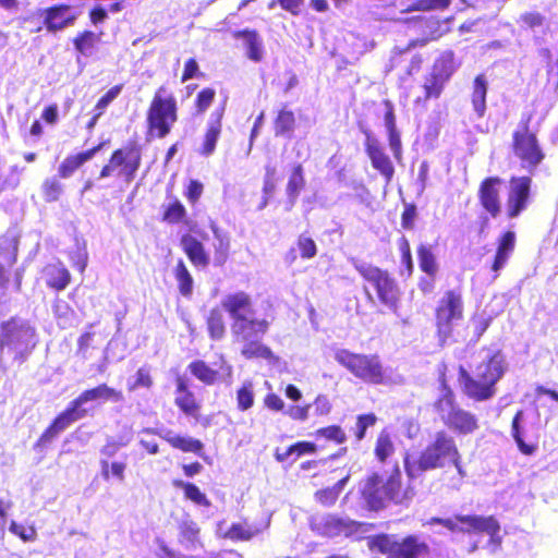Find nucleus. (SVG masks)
<instances>
[{
    "mask_svg": "<svg viewBox=\"0 0 558 558\" xmlns=\"http://www.w3.org/2000/svg\"><path fill=\"white\" fill-rule=\"evenodd\" d=\"M179 102L174 92L166 84L159 85L147 106L145 124L148 138H165L179 121Z\"/></svg>",
    "mask_w": 558,
    "mask_h": 558,
    "instance_id": "obj_1",
    "label": "nucleus"
},
{
    "mask_svg": "<svg viewBox=\"0 0 558 558\" xmlns=\"http://www.w3.org/2000/svg\"><path fill=\"white\" fill-rule=\"evenodd\" d=\"M460 453L454 439L445 432H438L435 440L429 444L420 457L408 456L404 466L411 478L417 477L422 472L444 468L447 462L457 461Z\"/></svg>",
    "mask_w": 558,
    "mask_h": 558,
    "instance_id": "obj_2",
    "label": "nucleus"
},
{
    "mask_svg": "<svg viewBox=\"0 0 558 558\" xmlns=\"http://www.w3.org/2000/svg\"><path fill=\"white\" fill-rule=\"evenodd\" d=\"M502 363V356L495 354L476 367L474 377L461 367L459 380L463 385L464 392L477 401L490 399L495 395V384L504 375Z\"/></svg>",
    "mask_w": 558,
    "mask_h": 558,
    "instance_id": "obj_3",
    "label": "nucleus"
},
{
    "mask_svg": "<svg viewBox=\"0 0 558 558\" xmlns=\"http://www.w3.org/2000/svg\"><path fill=\"white\" fill-rule=\"evenodd\" d=\"M141 165V145L134 141L129 142L111 153L107 163L101 167L98 178L102 180L117 177L124 183L130 184L134 181Z\"/></svg>",
    "mask_w": 558,
    "mask_h": 558,
    "instance_id": "obj_4",
    "label": "nucleus"
},
{
    "mask_svg": "<svg viewBox=\"0 0 558 558\" xmlns=\"http://www.w3.org/2000/svg\"><path fill=\"white\" fill-rule=\"evenodd\" d=\"M372 546L386 558H429L430 548L421 542L416 535L399 538L397 535H378L372 541Z\"/></svg>",
    "mask_w": 558,
    "mask_h": 558,
    "instance_id": "obj_5",
    "label": "nucleus"
},
{
    "mask_svg": "<svg viewBox=\"0 0 558 558\" xmlns=\"http://www.w3.org/2000/svg\"><path fill=\"white\" fill-rule=\"evenodd\" d=\"M442 422L451 429L461 434H471L478 428L477 418L454 402L453 393L444 385L442 395L435 403Z\"/></svg>",
    "mask_w": 558,
    "mask_h": 558,
    "instance_id": "obj_6",
    "label": "nucleus"
},
{
    "mask_svg": "<svg viewBox=\"0 0 558 558\" xmlns=\"http://www.w3.org/2000/svg\"><path fill=\"white\" fill-rule=\"evenodd\" d=\"M335 360L364 381L380 384L384 379L383 366L377 355L355 354L338 349Z\"/></svg>",
    "mask_w": 558,
    "mask_h": 558,
    "instance_id": "obj_7",
    "label": "nucleus"
},
{
    "mask_svg": "<svg viewBox=\"0 0 558 558\" xmlns=\"http://www.w3.org/2000/svg\"><path fill=\"white\" fill-rule=\"evenodd\" d=\"M400 489V473L392 474L386 481L374 473L361 484L362 496L367 506L378 510L387 500L396 499Z\"/></svg>",
    "mask_w": 558,
    "mask_h": 558,
    "instance_id": "obj_8",
    "label": "nucleus"
},
{
    "mask_svg": "<svg viewBox=\"0 0 558 558\" xmlns=\"http://www.w3.org/2000/svg\"><path fill=\"white\" fill-rule=\"evenodd\" d=\"M356 270L376 290L379 301L388 308L396 310L400 299V291L395 279L384 271L369 264L355 263Z\"/></svg>",
    "mask_w": 558,
    "mask_h": 558,
    "instance_id": "obj_9",
    "label": "nucleus"
},
{
    "mask_svg": "<svg viewBox=\"0 0 558 558\" xmlns=\"http://www.w3.org/2000/svg\"><path fill=\"white\" fill-rule=\"evenodd\" d=\"M268 326V316H258L257 313L250 307L248 300L246 299V359H263L269 364H274L278 361V357L268 347L259 343L257 340L251 339H257L265 335Z\"/></svg>",
    "mask_w": 558,
    "mask_h": 558,
    "instance_id": "obj_10",
    "label": "nucleus"
},
{
    "mask_svg": "<svg viewBox=\"0 0 558 558\" xmlns=\"http://www.w3.org/2000/svg\"><path fill=\"white\" fill-rule=\"evenodd\" d=\"M463 318V302L459 292L447 291L436 311V324L441 344L451 336L453 328Z\"/></svg>",
    "mask_w": 558,
    "mask_h": 558,
    "instance_id": "obj_11",
    "label": "nucleus"
},
{
    "mask_svg": "<svg viewBox=\"0 0 558 558\" xmlns=\"http://www.w3.org/2000/svg\"><path fill=\"white\" fill-rule=\"evenodd\" d=\"M435 523L442 524L452 532H486L490 535V542L500 543V538L497 536L500 526L497 520L493 517L457 515L454 519L432 518L427 522V524Z\"/></svg>",
    "mask_w": 558,
    "mask_h": 558,
    "instance_id": "obj_12",
    "label": "nucleus"
},
{
    "mask_svg": "<svg viewBox=\"0 0 558 558\" xmlns=\"http://www.w3.org/2000/svg\"><path fill=\"white\" fill-rule=\"evenodd\" d=\"M458 69L454 53L451 50L444 51L435 61L433 71L424 84L425 97L437 98L441 94L445 83Z\"/></svg>",
    "mask_w": 558,
    "mask_h": 558,
    "instance_id": "obj_13",
    "label": "nucleus"
},
{
    "mask_svg": "<svg viewBox=\"0 0 558 558\" xmlns=\"http://www.w3.org/2000/svg\"><path fill=\"white\" fill-rule=\"evenodd\" d=\"M189 372L206 386H213L219 381L231 378L232 369L222 355L213 363L204 360H194L187 365Z\"/></svg>",
    "mask_w": 558,
    "mask_h": 558,
    "instance_id": "obj_14",
    "label": "nucleus"
},
{
    "mask_svg": "<svg viewBox=\"0 0 558 558\" xmlns=\"http://www.w3.org/2000/svg\"><path fill=\"white\" fill-rule=\"evenodd\" d=\"M87 415L86 409H80L72 400L68 407L60 412L51 423L45 428L35 447H45L50 444L60 433L65 430L74 422Z\"/></svg>",
    "mask_w": 558,
    "mask_h": 558,
    "instance_id": "obj_15",
    "label": "nucleus"
},
{
    "mask_svg": "<svg viewBox=\"0 0 558 558\" xmlns=\"http://www.w3.org/2000/svg\"><path fill=\"white\" fill-rule=\"evenodd\" d=\"M531 183L529 177H513L509 181L506 211L509 218L518 217L531 202Z\"/></svg>",
    "mask_w": 558,
    "mask_h": 558,
    "instance_id": "obj_16",
    "label": "nucleus"
},
{
    "mask_svg": "<svg viewBox=\"0 0 558 558\" xmlns=\"http://www.w3.org/2000/svg\"><path fill=\"white\" fill-rule=\"evenodd\" d=\"M514 153L521 159L522 167L533 171L544 159L536 136L526 130L514 133Z\"/></svg>",
    "mask_w": 558,
    "mask_h": 558,
    "instance_id": "obj_17",
    "label": "nucleus"
},
{
    "mask_svg": "<svg viewBox=\"0 0 558 558\" xmlns=\"http://www.w3.org/2000/svg\"><path fill=\"white\" fill-rule=\"evenodd\" d=\"M362 131L365 134V150L373 168L378 170L386 179V182L389 183L395 173V168L389 156L385 153L378 138L374 136L369 130L364 129Z\"/></svg>",
    "mask_w": 558,
    "mask_h": 558,
    "instance_id": "obj_18",
    "label": "nucleus"
},
{
    "mask_svg": "<svg viewBox=\"0 0 558 558\" xmlns=\"http://www.w3.org/2000/svg\"><path fill=\"white\" fill-rule=\"evenodd\" d=\"M43 25L47 33L57 34L66 27L73 26L77 14L71 12V5L66 3L53 4L43 11Z\"/></svg>",
    "mask_w": 558,
    "mask_h": 558,
    "instance_id": "obj_19",
    "label": "nucleus"
},
{
    "mask_svg": "<svg viewBox=\"0 0 558 558\" xmlns=\"http://www.w3.org/2000/svg\"><path fill=\"white\" fill-rule=\"evenodd\" d=\"M175 383V407L186 416L198 420L202 405L194 392L190 389L189 379L184 375H178Z\"/></svg>",
    "mask_w": 558,
    "mask_h": 558,
    "instance_id": "obj_20",
    "label": "nucleus"
},
{
    "mask_svg": "<svg viewBox=\"0 0 558 558\" xmlns=\"http://www.w3.org/2000/svg\"><path fill=\"white\" fill-rule=\"evenodd\" d=\"M123 399L124 397L121 390L110 387L106 383H102L93 388L83 390L76 398L73 399V401L80 409H84L83 405L87 402H121Z\"/></svg>",
    "mask_w": 558,
    "mask_h": 558,
    "instance_id": "obj_21",
    "label": "nucleus"
},
{
    "mask_svg": "<svg viewBox=\"0 0 558 558\" xmlns=\"http://www.w3.org/2000/svg\"><path fill=\"white\" fill-rule=\"evenodd\" d=\"M501 179L492 177L485 179L480 186V201L483 207L496 217L500 213L499 186Z\"/></svg>",
    "mask_w": 558,
    "mask_h": 558,
    "instance_id": "obj_22",
    "label": "nucleus"
},
{
    "mask_svg": "<svg viewBox=\"0 0 558 558\" xmlns=\"http://www.w3.org/2000/svg\"><path fill=\"white\" fill-rule=\"evenodd\" d=\"M221 307L234 320L231 330L234 335H241L244 331V294L239 292L227 295L221 301Z\"/></svg>",
    "mask_w": 558,
    "mask_h": 558,
    "instance_id": "obj_23",
    "label": "nucleus"
},
{
    "mask_svg": "<svg viewBox=\"0 0 558 558\" xmlns=\"http://www.w3.org/2000/svg\"><path fill=\"white\" fill-rule=\"evenodd\" d=\"M385 113H384V125L388 133L389 147L397 160H400L402 155V144L400 133L397 130L396 117L393 112V105L390 100L384 101Z\"/></svg>",
    "mask_w": 558,
    "mask_h": 558,
    "instance_id": "obj_24",
    "label": "nucleus"
},
{
    "mask_svg": "<svg viewBox=\"0 0 558 558\" xmlns=\"http://www.w3.org/2000/svg\"><path fill=\"white\" fill-rule=\"evenodd\" d=\"M173 449H178L185 453H194L198 457H204V444L196 438L173 434L168 430L165 434H159Z\"/></svg>",
    "mask_w": 558,
    "mask_h": 558,
    "instance_id": "obj_25",
    "label": "nucleus"
},
{
    "mask_svg": "<svg viewBox=\"0 0 558 558\" xmlns=\"http://www.w3.org/2000/svg\"><path fill=\"white\" fill-rule=\"evenodd\" d=\"M44 275L47 287L58 292L63 291L71 282V274L61 263L48 264Z\"/></svg>",
    "mask_w": 558,
    "mask_h": 558,
    "instance_id": "obj_26",
    "label": "nucleus"
},
{
    "mask_svg": "<svg viewBox=\"0 0 558 558\" xmlns=\"http://www.w3.org/2000/svg\"><path fill=\"white\" fill-rule=\"evenodd\" d=\"M216 119L211 121L204 134L203 143L199 148V154L209 156L216 148L217 141L221 133V118L223 116V107L215 112Z\"/></svg>",
    "mask_w": 558,
    "mask_h": 558,
    "instance_id": "obj_27",
    "label": "nucleus"
},
{
    "mask_svg": "<svg viewBox=\"0 0 558 558\" xmlns=\"http://www.w3.org/2000/svg\"><path fill=\"white\" fill-rule=\"evenodd\" d=\"M186 220L187 210L178 197L172 196L169 203L162 205L161 221L168 225H179Z\"/></svg>",
    "mask_w": 558,
    "mask_h": 558,
    "instance_id": "obj_28",
    "label": "nucleus"
},
{
    "mask_svg": "<svg viewBox=\"0 0 558 558\" xmlns=\"http://www.w3.org/2000/svg\"><path fill=\"white\" fill-rule=\"evenodd\" d=\"M100 37L101 33L96 34L90 29H84L72 38V45L77 54L88 57L100 41Z\"/></svg>",
    "mask_w": 558,
    "mask_h": 558,
    "instance_id": "obj_29",
    "label": "nucleus"
},
{
    "mask_svg": "<svg viewBox=\"0 0 558 558\" xmlns=\"http://www.w3.org/2000/svg\"><path fill=\"white\" fill-rule=\"evenodd\" d=\"M488 89V82L483 74L475 77L473 83V90L471 101L473 110L478 118H483L486 111V95Z\"/></svg>",
    "mask_w": 558,
    "mask_h": 558,
    "instance_id": "obj_30",
    "label": "nucleus"
},
{
    "mask_svg": "<svg viewBox=\"0 0 558 558\" xmlns=\"http://www.w3.org/2000/svg\"><path fill=\"white\" fill-rule=\"evenodd\" d=\"M17 260V246H0V288H7L11 269Z\"/></svg>",
    "mask_w": 558,
    "mask_h": 558,
    "instance_id": "obj_31",
    "label": "nucleus"
},
{
    "mask_svg": "<svg viewBox=\"0 0 558 558\" xmlns=\"http://www.w3.org/2000/svg\"><path fill=\"white\" fill-rule=\"evenodd\" d=\"M322 527V533L327 536H336L342 532H347L351 522L332 514L323 515L318 522L314 523Z\"/></svg>",
    "mask_w": 558,
    "mask_h": 558,
    "instance_id": "obj_32",
    "label": "nucleus"
},
{
    "mask_svg": "<svg viewBox=\"0 0 558 558\" xmlns=\"http://www.w3.org/2000/svg\"><path fill=\"white\" fill-rule=\"evenodd\" d=\"M305 186L304 171L301 163H294L291 168L287 184V195L291 205H293Z\"/></svg>",
    "mask_w": 558,
    "mask_h": 558,
    "instance_id": "obj_33",
    "label": "nucleus"
},
{
    "mask_svg": "<svg viewBox=\"0 0 558 558\" xmlns=\"http://www.w3.org/2000/svg\"><path fill=\"white\" fill-rule=\"evenodd\" d=\"M173 485L177 488L183 489L185 499L191 500L197 506L209 507L210 501L201 489L191 482H183L181 480H174Z\"/></svg>",
    "mask_w": 558,
    "mask_h": 558,
    "instance_id": "obj_34",
    "label": "nucleus"
},
{
    "mask_svg": "<svg viewBox=\"0 0 558 558\" xmlns=\"http://www.w3.org/2000/svg\"><path fill=\"white\" fill-rule=\"evenodd\" d=\"M89 161L83 151L66 156L58 167V175L60 178H70L84 163Z\"/></svg>",
    "mask_w": 558,
    "mask_h": 558,
    "instance_id": "obj_35",
    "label": "nucleus"
},
{
    "mask_svg": "<svg viewBox=\"0 0 558 558\" xmlns=\"http://www.w3.org/2000/svg\"><path fill=\"white\" fill-rule=\"evenodd\" d=\"M294 113L286 109L280 110L275 120V134L277 136H284L291 138L294 131Z\"/></svg>",
    "mask_w": 558,
    "mask_h": 558,
    "instance_id": "obj_36",
    "label": "nucleus"
},
{
    "mask_svg": "<svg viewBox=\"0 0 558 558\" xmlns=\"http://www.w3.org/2000/svg\"><path fill=\"white\" fill-rule=\"evenodd\" d=\"M174 277L178 282L180 293L184 298H191L193 293V278L189 272L183 260H179L174 268Z\"/></svg>",
    "mask_w": 558,
    "mask_h": 558,
    "instance_id": "obj_37",
    "label": "nucleus"
},
{
    "mask_svg": "<svg viewBox=\"0 0 558 558\" xmlns=\"http://www.w3.org/2000/svg\"><path fill=\"white\" fill-rule=\"evenodd\" d=\"M216 95V89L210 86L203 87L198 90L193 100L195 114L203 116L214 104Z\"/></svg>",
    "mask_w": 558,
    "mask_h": 558,
    "instance_id": "obj_38",
    "label": "nucleus"
},
{
    "mask_svg": "<svg viewBox=\"0 0 558 558\" xmlns=\"http://www.w3.org/2000/svg\"><path fill=\"white\" fill-rule=\"evenodd\" d=\"M99 464L100 473L105 481L111 477L117 478L119 482L125 480L126 463L124 461H113L110 463L107 459H101Z\"/></svg>",
    "mask_w": 558,
    "mask_h": 558,
    "instance_id": "obj_39",
    "label": "nucleus"
},
{
    "mask_svg": "<svg viewBox=\"0 0 558 558\" xmlns=\"http://www.w3.org/2000/svg\"><path fill=\"white\" fill-rule=\"evenodd\" d=\"M265 54L260 36L254 31L246 29V57L255 62L262 61Z\"/></svg>",
    "mask_w": 558,
    "mask_h": 558,
    "instance_id": "obj_40",
    "label": "nucleus"
},
{
    "mask_svg": "<svg viewBox=\"0 0 558 558\" xmlns=\"http://www.w3.org/2000/svg\"><path fill=\"white\" fill-rule=\"evenodd\" d=\"M349 476H345L339 480L332 487H327L325 489L317 490L315 493V498L317 501L325 506H331L338 499L340 493L344 488Z\"/></svg>",
    "mask_w": 558,
    "mask_h": 558,
    "instance_id": "obj_41",
    "label": "nucleus"
},
{
    "mask_svg": "<svg viewBox=\"0 0 558 558\" xmlns=\"http://www.w3.org/2000/svg\"><path fill=\"white\" fill-rule=\"evenodd\" d=\"M277 182L278 178L276 168L267 166L263 187V197L260 203L257 205V210H262L266 207L269 198L274 195Z\"/></svg>",
    "mask_w": 558,
    "mask_h": 558,
    "instance_id": "obj_42",
    "label": "nucleus"
},
{
    "mask_svg": "<svg viewBox=\"0 0 558 558\" xmlns=\"http://www.w3.org/2000/svg\"><path fill=\"white\" fill-rule=\"evenodd\" d=\"M154 386V377L151 375V368L147 365L141 366L135 373V379L128 384V390L130 392L135 391L140 388L149 390Z\"/></svg>",
    "mask_w": 558,
    "mask_h": 558,
    "instance_id": "obj_43",
    "label": "nucleus"
},
{
    "mask_svg": "<svg viewBox=\"0 0 558 558\" xmlns=\"http://www.w3.org/2000/svg\"><path fill=\"white\" fill-rule=\"evenodd\" d=\"M41 193L45 202H58L63 193V185L57 178H48L41 184Z\"/></svg>",
    "mask_w": 558,
    "mask_h": 558,
    "instance_id": "obj_44",
    "label": "nucleus"
},
{
    "mask_svg": "<svg viewBox=\"0 0 558 558\" xmlns=\"http://www.w3.org/2000/svg\"><path fill=\"white\" fill-rule=\"evenodd\" d=\"M207 327L210 338L220 339L225 333V324L222 319L221 310L218 307L213 308L209 312L207 318Z\"/></svg>",
    "mask_w": 558,
    "mask_h": 558,
    "instance_id": "obj_45",
    "label": "nucleus"
},
{
    "mask_svg": "<svg viewBox=\"0 0 558 558\" xmlns=\"http://www.w3.org/2000/svg\"><path fill=\"white\" fill-rule=\"evenodd\" d=\"M27 333L22 327H12L8 329L1 338V348L8 347L9 349H16L22 342L24 336Z\"/></svg>",
    "mask_w": 558,
    "mask_h": 558,
    "instance_id": "obj_46",
    "label": "nucleus"
},
{
    "mask_svg": "<svg viewBox=\"0 0 558 558\" xmlns=\"http://www.w3.org/2000/svg\"><path fill=\"white\" fill-rule=\"evenodd\" d=\"M420 266L422 270L430 276L435 275L438 266L430 246H420L418 248Z\"/></svg>",
    "mask_w": 558,
    "mask_h": 558,
    "instance_id": "obj_47",
    "label": "nucleus"
},
{
    "mask_svg": "<svg viewBox=\"0 0 558 558\" xmlns=\"http://www.w3.org/2000/svg\"><path fill=\"white\" fill-rule=\"evenodd\" d=\"M393 444L390 435L383 430L376 442L375 453L380 461H385L393 452Z\"/></svg>",
    "mask_w": 558,
    "mask_h": 558,
    "instance_id": "obj_48",
    "label": "nucleus"
},
{
    "mask_svg": "<svg viewBox=\"0 0 558 558\" xmlns=\"http://www.w3.org/2000/svg\"><path fill=\"white\" fill-rule=\"evenodd\" d=\"M9 530L23 542H34L37 538V531L34 525H24L16 521H11Z\"/></svg>",
    "mask_w": 558,
    "mask_h": 558,
    "instance_id": "obj_49",
    "label": "nucleus"
},
{
    "mask_svg": "<svg viewBox=\"0 0 558 558\" xmlns=\"http://www.w3.org/2000/svg\"><path fill=\"white\" fill-rule=\"evenodd\" d=\"M522 417H523V411H518L512 420V426H511L512 430L511 432H512V436H513L520 451L525 454H531L534 451V447L526 445L521 437L520 421L522 420Z\"/></svg>",
    "mask_w": 558,
    "mask_h": 558,
    "instance_id": "obj_50",
    "label": "nucleus"
},
{
    "mask_svg": "<svg viewBox=\"0 0 558 558\" xmlns=\"http://www.w3.org/2000/svg\"><path fill=\"white\" fill-rule=\"evenodd\" d=\"M205 74L201 71L199 64L195 58H189L184 62L183 71L181 74V82L185 83L192 78H203Z\"/></svg>",
    "mask_w": 558,
    "mask_h": 558,
    "instance_id": "obj_51",
    "label": "nucleus"
},
{
    "mask_svg": "<svg viewBox=\"0 0 558 558\" xmlns=\"http://www.w3.org/2000/svg\"><path fill=\"white\" fill-rule=\"evenodd\" d=\"M185 253L195 267H206L209 258L204 246H184Z\"/></svg>",
    "mask_w": 558,
    "mask_h": 558,
    "instance_id": "obj_52",
    "label": "nucleus"
},
{
    "mask_svg": "<svg viewBox=\"0 0 558 558\" xmlns=\"http://www.w3.org/2000/svg\"><path fill=\"white\" fill-rule=\"evenodd\" d=\"M123 84H118L110 87L96 102L95 110L99 112L106 111L107 107L121 94Z\"/></svg>",
    "mask_w": 558,
    "mask_h": 558,
    "instance_id": "obj_53",
    "label": "nucleus"
},
{
    "mask_svg": "<svg viewBox=\"0 0 558 558\" xmlns=\"http://www.w3.org/2000/svg\"><path fill=\"white\" fill-rule=\"evenodd\" d=\"M204 192V185L198 180H190L185 190L184 196L191 205L196 204Z\"/></svg>",
    "mask_w": 558,
    "mask_h": 558,
    "instance_id": "obj_54",
    "label": "nucleus"
},
{
    "mask_svg": "<svg viewBox=\"0 0 558 558\" xmlns=\"http://www.w3.org/2000/svg\"><path fill=\"white\" fill-rule=\"evenodd\" d=\"M512 247L513 246H498L494 263L492 265L493 271L498 272L505 267L512 254Z\"/></svg>",
    "mask_w": 558,
    "mask_h": 558,
    "instance_id": "obj_55",
    "label": "nucleus"
},
{
    "mask_svg": "<svg viewBox=\"0 0 558 558\" xmlns=\"http://www.w3.org/2000/svg\"><path fill=\"white\" fill-rule=\"evenodd\" d=\"M520 22L530 29L543 26L545 16L538 12H525L520 15Z\"/></svg>",
    "mask_w": 558,
    "mask_h": 558,
    "instance_id": "obj_56",
    "label": "nucleus"
},
{
    "mask_svg": "<svg viewBox=\"0 0 558 558\" xmlns=\"http://www.w3.org/2000/svg\"><path fill=\"white\" fill-rule=\"evenodd\" d=\"M318 434L339 444L345 440V434L339 426H328L326 428H322L318 430Z\"/></svg>",
    "mask_w": 558,
    "mask_h": 558,
    "instance_id": "obj_57",
    "label": "nucleus"
},
{
    "mask_svg": "<svg viewBox=\"0 0 558 558\" xmlns=\"http://www.w3.org/2000/svg\"><path fill=\"white\" fill-rule=\"evenodd\" d=\"M303 2L304 0H272L269 3V9H274L276 3H279L286 11L298 14Z\"/></svg>",
    "mask_w": 558,
    "mask_h": 558,
    "instance_id": "obj_58",
    "label": "nucleus"
},
{
    "mask_svg": "<svg viewBox=\"0 0 558 558\" xmlns=\"http://www.w3.org/2000/svg\"><path fill=\"white\" fill-rule=\"evenodd\" d=\"M449 3L448 0H418L415 4L416 10L429 11L434 9L445 8Z\"/></svg>",
    "mask_w": 558,
    "mask_h": 558,
    "instance_id": "obj_59",
    "label": "nucleus"
},
{
    "mask_svg": "<svg viewBox=\"0 0 558 558\" xmlns=\"http://www.w3.org/2000/svg\"><path fill=\"white\" fill-rule=\"evenodd\" d=\"M41 119L48 124H56L59 119V107L57 104L48 105L41 113Z\"/></svg>",
    "mask_w": 558,
    "mask_h": 558,
    "instance_id": "obj_60",
    "label": "nucleus"
},
{
    "mask_svg": "<svg viewBox=\"0 0 558 558\" xmlns=\"http://www.w3.org/2000/svg\"><path fill=\"white\" fill-rule=\"evenodd\" d=\"M199 529L194 523H183L180 526V535L190 542H194L197 538Z\"/></svg>",
    "mask_w": 558,
    "mask_h": 558,
    "instance_id": "obj_61",
    "label": "nucleus"
},
{
    "mask_svg": "<svg viewBox=\"0 0 558 558\" xmlns=\"http://www.w3.org/2000/svg\"><path fill=\"white\" fill-rule=\"evenodd\" d=\"M88 16H89V21L93 25H98V24L104 23L107 20L108 14H107V11L102 7L96 5L89 10Z\"/></svg>",
    "mask_w": 558,
    "mask_h": 558,
    "instance_id": "obj_62",
    "label": "nucleus"
},
{
    "mask_svg": "<svg viewBox=\"0 0 558 558\" xmlns=\"http://www.w3.org/2000/svg\"><path fill=\"white\" fill-rule=\"evenodd\" d=\"M87 265V252L85 246L78 247L75 253V259L73 260V266L80 271L84 272Z\"/></svg>",
    "mask_w": 558,
    "mask_h": 558,
    "instance_id": "obj_63",
    "label": "nucleus"
},
{
    "mask_svg": "<svg viewBox=\"0 0 558 558\" xmlns=\"http://www.w3.org/2000/svg\"><path fill=\"white\" fill-rule=\"evenodd\" d=\"M315 412L319 415H325L330 412L331 405L327 397L318 396L314 402Z\"/></svg>",
    "mask_w": 558,
    "mask_h": 558,
    "instance_id": "obj_64",
    "label": "nucleus"
}]
</instances>
